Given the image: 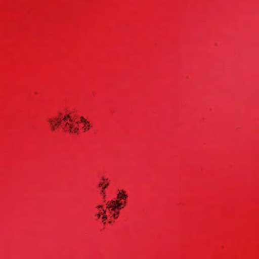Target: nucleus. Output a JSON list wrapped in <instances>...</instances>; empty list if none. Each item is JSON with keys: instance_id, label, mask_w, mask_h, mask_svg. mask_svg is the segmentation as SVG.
<instances>
[{"instance_id": "obj_2", "label": "nucleus", "mask_w": 259, "mask_h": 259, "mask_svg": "<svg viewBox=\"0 0 259 259\" xmlns=\"http://www.w3.org/2000/svg\"><path fill=\"white\" fill-rule=\"evenodd\" d=\"M127 196L125 194L121 195V193L119 192L117 195V198L119 199H126Z\"/></svg>"}, {"instance_id": "obj_16", "label": "nucleus", "mask_w": 259, "mask_h": 259, "mask_svg": "<svg viewBox=\"0 0 259 259\" xmlns=\"http://www.w3.org/2000/svg\"><path fill=\"white\" fill-rule=\"evenodd\" d=\"M110 203L111 204V205H112V206H116V204H112L111 203Z\"/></svg>"}, {"instance_id": "obj_19", "label": "nucleus", "mask_w": 259, "mask_h": 259, "mask_svg": "<svg viewBox=\"0 0 259 259\" xmlns=\"http://www.w3.org/2000/svg\"><path fill=\"white\" fill-rule=\"evenodd\" d=\"M103 213L104 214L106 212V211L105 210H103Z\"/></svg>"}, {"instance_id": "obj_8", "label": "nucleus", "mask_w": 259, "mask_h": 259, "mask_svg": "<svg viewBox=\"0 0 259 259\" xmlns=\"http://www.w3.org/2000/svg\"><path fill=\"white\" fill-rule=\"evenodd\" d=\"M106 205H107V208L109 209V208L112 207V205H111V204L109 203V202H107Z\"/></svg>"}, {"instance_id": "obj_11", "label": "nucleus", "mask_w": 259, "mask_h": 259, "mask_svg": "<svg viewBox=\"0 0 259 259\" xmlns=\"http://www.w3.org/2000/svg\"><path fill=\"white\" fill-rule=\"evenodd\" d=\"M78 130H79V129H78V128H75L73 130V132H74V133H76V132H77L78 131Z\"/></svg>"}, {"instance_id": "obj_1", "label": "nucleus", "mask_w": 259, "mask_h": 259, "mask_svg": "<svg viewBox=\"0 0 259 259\" xmlns=\"http://www.w3.org/2000/svg\"><path fill=\"white\" fill-rule=\"evenodd\" d=\"M111 203L112 204H116V206H112V207H111L112 211H115L116 208H121L120 204H119V202L118 201L112 200L111 201Z\"/></svg>"}, {"instance_id": "obj_5", "label": "nucleus", "mask_w": 259, "mask_h": 259, "mask_svg": "<svg viewBox=\"0 0 259 259\" xmlns=\"http://www.w3.org/2000/svg\"><path fill=\"white\" fill-rule=\"evenodd\" d=\"M90 125L89 124V123L88 124H85V125L83 127V128H84V130H89L90 129Z\"/></svg>"}, {"instance_id": "obj_10", "label": "nucleus", "mask_w": 259, "mask_h": 259, "mask_svg": "<svg viewBox=\"0 0 259 259\" xmlns=\"http://www.w3.org/2000/svg\"><path fill=\"white\" fill-rule=\"evenodd\" d=\"M107 215H104L103 216L102 219L104 221L106 220L107 219Z\"/></svg>"}, {"instance_id": "obj_18", "label": "nucleus", "mask_w": 259, "mask_h": 259, "mask_svg": "<svg viewBox=\"0 0 259 259\" xmlns=\"http://www.w3.org/2000/svg\"><path fill=\"white\" fill-rule=\"evenodd\" d=\"M98 208L102 207V206H101V205H99V206H98Z\"/></svg>"}, {"instance_id": "obj_6", "label": "nucleus", "mask_w": 259, "mask_h": 259, "mask_svg": "<svg viewBox=\"0 0 259 259\" xmlns=\"http://www.w3.org/2000/svg\"><path fill=\"white\" fill-rule=\"evenodd\" d=\"M57 122L56 123V125H60L61 123V121L60 120H59L58 119H56Z\"/></svg>"}, {"instance_id": "obj_15", "label": "nucleus", "mask_w": 259, "mask_h": 259, "mask_svg": "<svg viewBox=\"0 0 259 259\" xmlns=\"http://www.w3.org/2000/svg\"><path fill=\"white\" fill-rule=\"evenodd\" d=\"M97 216H98V218H100L101 217V213L98 214Z\"/></svg>"}, {"instance_id": "obj_21", "label": "nucleus", "mask_w": 259, "mask_h": 259, "mask_svg": "<svg viewBox=\"0 0 259 259\" xmlns=\"http://www.w3.org/2000/svg\"><path fill=\"white\" fill-rule=\"evenodd\" d=\"M102 186V184H99V186Z\"/></svg>"}, {"instance_id": "obj_13", "label": "nucleus", "mask_w": 259, "mask_h": 259, "mask_svg": "<svg viewBox=\"0 0 259 259\" xmlns=\"http://www.w3.org/2000/svg\"><path fill=\"white\" fill-rule=\"evenodd\" d=\"M72 128H73L72 125H70V128H69L70 132H72L71 130H72Z\"/></svg>"}, {"instance_id": "obj_3", "label": "nucleus", "mask_w": 259, "mask_h": 259, "mask_svg": "<svg viewBox=\"0 0 259 259\" xmlns=\"http://www.w3.org/2000/svg\"><path fill=\"white\" fill-rule=\"evenodd\" d=\"M49 122H50L51 124L52 125V130H55V127L57 126L58 125H56V123L53 124L54 121L52 119H49Z\"/></svg>"}, {"instance_id": "obj_14", "label": "nucleus", "mask_w": 259, "mask_h": 259, "mask_svg": "<svg viewBox=\"0 0 259 259\" xmlns=\"http://www.w3.org/2000/svg\"><path fill=\"white\" fill-rule=\"evenodd\" d=\"M70 124L69 123H68V122H67V123H66V124H65V125H66V126L68 125V127H69V128H70Z\"/></svg>"}, {"instance_id": "obj_17", "label": "nucleus", "mask_w": 259, "mask_h": 259, "mask_svg": "<svg viewBox=\"0 0 259 259\" xmlns=\"http://www.w3.org/2000/svg\"><path fill=\"white\" fill-rule=\"evenodd\" d=\"M119 204H120V206L122 205V204H123V203H122V202H119Z\"/></svg>"}, {"instance_id": "obj_20", "label": "nucleus", "mask_w": 259, "mask_h": 259, "mask_svg": "<svg viewBox=\"0 0 259 259\" xmlns=\"http://www.w3.org/2000/svg\"><path fill=\"white\" fill-rule=\"evenodd\" d=\"M69 121H72V120L70 118H69Z\"/></svg>"}, {"instance_id": "obj_4", "label": "nucleus", "mask_w": 259, "mask_h": 259, "mask_svg": "<svg viewBox=\"0 0 259 259\" xmlns=\"http://www.w3.org/2000/svg\"><path fill=\"white\" fill-rule=\"evenodd\" d=\"M81 122L84 123V124H88L89 121H88L86 119H85L83 117H81L80 118Z\"/></svg>"}, {"instance_id": "obj_7", "label": "nucleus", "mask_w": 259, "mask_h": 259, "mask_svg": "<svg viewBox=\"0 0 259 259\" xmlns=\"http://www.w3.org/2000/svg\"><path fill=\"white\" fill-rule=\"evenodd\" d=\"M70 118V116L69 115H66L63 118V121H65L67 119Z\"/></svg>"}, {"instance_id": "obj_12", "label": "nucleus", "mask_w": 259, "mask_h": 259, "mask_svg": "<svg viewBox=\"0 0 259 259\" xmlns=\"http://www.w3.org/2000/svg\"><path fill=\"white\" fill-rule=\"evenodd\" d=\"M108 185V184H107L105 186H104L102 188V192H103L104 190L106 188V187H107V186Z\"/></svg>"}, {"instance_id": "obj_9", "label": "nucleus", "mask_w": 259, "mask_h": 259, "mask_svg": "<svg viewBox=\"0 0 259 259\" xmlns=\"http://www.w3.org/2000/svg\"><path fill=\"white\" fill-rule=\"evenodd\" d=\"M119 213V212H116V213H114L113 214V217L115 218V219H116L117 218V214Z\"/></svg>"}]
</instances>
